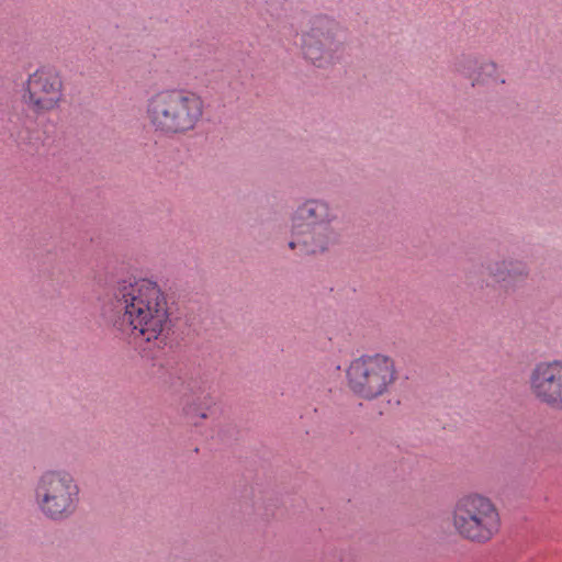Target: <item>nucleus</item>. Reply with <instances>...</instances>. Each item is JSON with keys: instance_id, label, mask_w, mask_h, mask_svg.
Instances as JSON below:
<instances>
[{"instance_id": "nucleus-1", "label": "nucleus", "mask_w": 562, "mask_h": 562, "mask_svg": "<svg viewBox=\"0 0 562 562\" xmlns=\"http://www.w3.org/2000/svg\"><path fill=\"white\" fill-rule=\"evenodd\" d=\"M109 304L114 327L139 346L147 344L148 349H162L171 342L178 318L156 282L120 280L111 290Z\"/></svg>"}, {"instance_id": "nucleus-2", "label": "nucleus", "mask_w": 562, "mask_h": 562, "mask_svg": "<svg viewBox=\"0 0 562 562\" xmlns=\"http://www.w3.org/2000/svg\"><path fill=\"white\" fill-rule=\"evenodd\" d=\"M204 100L187 89H165L146 101V116L155 133L175 137L194 131L203 119Z\"/></svg>"}, {"instance_id": "nucleus-3", "label": "nucleus", "mask_w": 562, "mask_h": 562, "mask_svg": "<svg viewBox=\"0 0 562 562\" xmlns=\"http://www.w3.org/2000/svg\"><path fill=\"white\" fill-rule=\"evenodd\" d=\"M338 214L325 199L312 198L300 203L291 216L289 247L302 255H322L339 240L333 224Z\"/></svg>"}, {"instance_id": "nucleus-4", "label": "nucleus", "mask_w": 562, "mask_h": 562, "mask_svg": "<svg viewBox=\"0 0 562 562\" xmlns=\"http://www.w3.org/2000/svg\"><path fill=\"white\" fill-rule=\"evenodd\" d=\"M33 501L37 512L47 520L70 519L80 504V486L65 469H47L34 482Z\"/></svg>"}, {"instance_id": "nucleus-5", "label": "nucleus", "mask_w": 562, "mask_h": 562, "mask_svg": "<svg viewBox=\"0 0 562 562\" xmlns=\"http://www.w3.org/2000/svg\"><path fill=\"white\" fill-rule=\"evenodd\" d=\"M457 533L476 544L490 542L501 529V516L495 504L485 496L471 494L459 498L452 512Z\"/></svg>"}, {"instance_id": "nucleus-6", "label": "nucleus", "mask_w": 562, "mask_h": 562, "mask_svg": "<svg viewBox=\"0 0 562 562\" xmlns=\"http://www.w3.org/2000/svg\"><path fill=\"white\" fill-rule=\"evenodd\" d=\"M395 361L383 353L364 355L347 369L349 389L363 400H374L387 392L397 380Z\"/></svg>"}, {"instance_id": "nucleus-7", "label": "nucleus", "mask_w": 562, "mask_h": 562, "mask_svg": "<svg viewBox=\"0 0 562 562\" xmlns=\"http://www.w3.org/2000/svg\"><path fill=\"white\" fill-rule=\"evenodd\" d=\"M64 100V81L60 72L43 66L31 74L25 82L22 101L36 116L59 108Z\"/></svg>"}, {"instance_id": "nucleus-8", "label": "nucleus", "mask_w": 562, "mask_h": 562, "mask_svg": "<svg viewBox=\"0 0 562 562\" xmlns=\"http://www.w3.org/2000/svg\"><path fill=\"white\" fill-rule=\"evenodd\" d=\"M528 382L531 394L539 403L562 411V360L536 363Z\"/></svg>"}, {"instance_id": "nucleus-9", "label": "nucleus", "mask_w": 562, "mask_h": 562, "mask_svg": "<svg viewBox=\"0 0 562 562\" xmlns=\"http://www.w3.org/2000/svg\"><path fill=\"white\" fill-rule=\"evenodd\" d=\"M486 271L506 292H514L521 288L530 274L528 263L516 258H504L490 262L486 266Z\"/></svg>"}, {"instance_id": "nucleus-10", "label": "nucleus", "mask_w": 562, "mask_h": 562, "mask_svg": "<svg viewBox=\"0 0 562 562\" xmlns=\"http://www.w3.org/2000/svg\"><path fill=\"white\" fill-rule=\"evenodd\" d=\"M303 58L316 68L327 69L341 59L344 41L300 40Z\"/></svg>"}, {"instance_id": "nucleus-11", "label": "nucleus", "mask_w": 562, "mask_h": 562, "mask_svg": "<svg viewBox=\"0 0 562 562\" xmlns=\"http://www.w3.org/2000/svg\"><path fill=\"white\" fill-rule=\"evenodd\" d=\"M34 124L35 117L22 109L11 112L7 125L3 127L9 133V137L12 142L18 146H26L36 149L40 144V138L37 137Z\"/></svg>"}, {"instance_id": "nucleus-12", "label": "nucleus", "mask_w": 562, "mask_h": 562, "mask_svg": "<svg viewBox=\"0 0 562 562\" xmlns=\"http://www.w3.org/2000/svg\"><path fill=\"white\" fill-rule=\"evenodd\" d=\"M308 38L315 41H344L342 26L336 19L327 14L312 15L300 35V40Z\"/></svg>"}, {"instance_id": "nucleus-13", "label": "nucleus", "mask_w": 562, "mask_h": 562, "mask_svg": "<svg viewBox=\"0 0 562 562\" xmlns=\"http://www.w3.org/2000/svg\"><path fill=\"white\" fill-rule=\"evenodd\" d=\"M470 81L472 87L505 83V80L499 78L496 63L492 60H481Z\"/></svg>"}, {"instance_id": "nucleus-14", "label": "nucleus", "mask_w": 562, "mask_h": 562, "mask_svg": "<svg viewBox=\"0 0 562 562\" xmlns=\"http://www.w3.org/2000/svg\"><path fill=\"white\" fill-rule=\"evenodd\" d=\"M481 60L472 55H462L454 61V70L467 79H471Z\"/></svg>"}, {"instance_id": "nucleus-15", "label": "nucleus", "mask_w": 562, "mask_h": 562, "mask_svg": "<svg viewBox=\"0 0 562 562\" xmlns=\"http://www.w3.org/2000/svg\"><path fill=\"white\" fill-rule=\"evenodd\" d=\"M199 400H203V404L206 407H210L215 403L210 393H205L204 391L202 392L201 396H199Z\"/></svg>"}, {"instance_id": "nucleus-16", "label": "nucleus", "mask_w": 562, "mask_h": 562, "mask_svg": "<svg viewBox=\"0 0 562 562\" xmlns=\"http://www.w3.org/2000/svg\"><path fill=\"white\" fill-rule=\"evenodd\" d=\"M198 415L201 417V418H206V413L205 412H200L198 413Z\"/></svg>"}]
</instances>
